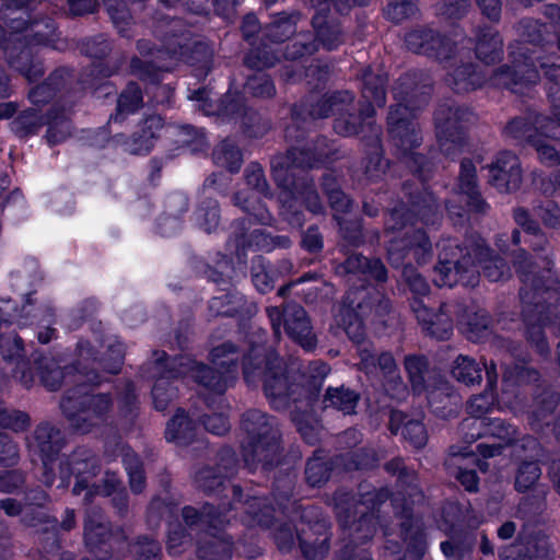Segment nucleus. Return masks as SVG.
Listing matches in <instances>:
<instances>
[{"mask_svg":"<svg viewBox=\"0 0 560 560\" xmlns=\"http://www.w3.org/2000/svg\"><path fill=\"white\" fill-rule=\"evenodd\" d=\"M514 220L521 230L500 234L495 244L502 253H510L522 282L521 301L528 341L540 354L549 353L545 329H560V273L551 269L548 240L527 211L517 209Z\"/></svg>","mask_w":560,"mask_h":560,"instance_id":"1","label":"nucleus"},{"mask_svg":"<svg viewBox=\"0 0 560 560\" xmlns=\"http://www.w3.org/2000/svg\"><path fill=\"white\" fill-rule=\"evenodd\" d=\"M80 360H92L95 364L103 366L108 373L115 374L120 370L124 360V346L117 340L108 341L107 352L96 362L94 348L90 341H81L78 345ZM36 369L43 385L49 390L58 389L61 384H72L74 388L72 394H68L61 401L63 413L73 421V424L85 431L88 428L84 422L92 421L105 413L110 399L106 395H91L85 387V382L90 384L98 383L94 369L89 371L88 366L72 368L63 372L59 364L51 357H42L36 360Z\"/></svg>","mask_w":560,"mask_h":560,"instance_id":"2","label":"nucleus"},{"mask_svg":"<svg viewBox=\"0 0 560 560\" xmlns=\"http://www.w3.org/2000/svg\"><path fill=\"white\" fill-rule=\"evenodd\" d=\"M389 310V302L376 289L371 291L351 289L347 292L339 313L336 315L338 326H341L347 336L358 345V354L361 359L360 369L368 374H374L382 382L385 392L400 399L406 386L399 375L395 360L390 353L375 357L371 345L364 342V328L362 318L374 313L382 316Z\"/></svg>","mask_w":560,"mask_h":560,"instance_id":"3","label":"nucleus"},{"mask_svg":"<svg viewBox=\"0 0 560 560\" xmlns=\"http://www.w3.org/2000/svg\"><path fill=\"white\" fill-rule=\"evenodd\" d=\"M211 362L217 368H223L224 372L214 373L201 363L191 358L183 355L174 359L171 363L165 352L156 351L153 361L149 363V373L155 377L152 388L154 407L164 410L167 404L176 396V389L170 386L171 378L190 375L194 381L206 389L222 394L233 382V368L237 358L236 348L231 342H224L212 349Z\"/></svg>","mask_w":560,"mask_h":560,"instance_id":"4","label":"nucleus"},{"mask_svg":"<svg viewBox=\"0 0 560 560\" xmlns=\"http://www.w3.org/2000/svg\"><path fill=\"white\" fill-rule=\"evenodd\" d=\"M436 247L439 262L434 268L433 281L438 287L451 288L458 282L466 287L477 285L479 271L470 261L471 255L478 258L485 276L490 281L505 280L511 276V270L502 258L492 256L480 237L469 240L464 249L453 238L442 240Z\"/></svg>","mask_w":560,"mask_h":560,"instance_id":"5","label":"nucleus"},{"mask_svg":"<svg viewBox=\"0 0 560 560\" xmlns=\"http://www.w3.org/2000/svg\"><path fill=\"white\" fill-rule=\"evenodd\" d=\"M386 77L384 74H374L371 70H366L363 74V97L369 105L363 107L360 117L349 115L346 117L347 106L353 101V95L348 91L337 92L334 95L320 101L311 112L315 118H324L329 115L338 114L334 128L337 133L342 136H353L363 132L364 127L371 129L372 133L377 138L378 129L373 126L374 108L372 103L377 106L385 104L384 85Z\"/></svg>","mask_w":560,"mask_h":560,"instance_id":"6","label":"nucleus"},{"mask_svg":"<svg viewBox=\"0 0 560 560\" xmlns=\"http://www.w3.org/2000/svg\"><path fill=\"white\" fill-rule=\"evenodd\" d=\"M545 51L547 48L537 44L518 43L516 46H512L513 70L509 67H501L489 79V83L493 86L510 89L514 93H522L524 88L535 84L539 80L537 68L534 65L535 59L539 60L540 68L545 70L549 81L560 85V65L553 60H541Z\"/></svg>","mask_w":560,"mask_h":560,"instance_id":"7","label":"nucleus"},{"mask_svg":"<svg viewBox=\"0 0 560 560\" xmlns=\"http://www.w3.org/2000/svg\"><path fill=\"white\" fill-rule=\"evenodd\" d=\"M394 96L397 104L390 108L388 115L389 132L395 145L397 147V155L401 163L406 164L413 173L423 171V158L413 152L421 143L420 131L417 125L410 119L411 113L425 105L429 100V91L422 92L419 102L413 100L415 93L409 96L402 95L399 88H395Z\"/></svg>","mask_w":560,"mask_h":560,"instance_id":"8","label":"nucleus"},{"mask_svg":"<svg viewBox=\"0 0 560 560\" xmlns=\"http://www.w3.org/2000/svg\"><path fill=\"white\" fill-rule=\"evenodd\" d=\"M405 212L402 209H394L386 219V232L406 229L404 237H393L389 240L387 248L388 260L394 267H399L407 252H412L418 264H423L431 255V244L421 230H413L399 223Z\"/></svg>","mask_w":560,"mask_h":560,"instance_id":"9","label":"nucleus"},{"mask_svg":"<svg viewBox=\"0 0 560 560\" xmlns=\"http://www.w3.org/2000/svg\"><path fill=\"white\" fill-rule=\"evenodd\" d=\"M40 278L37 275H26L24 271H18L11 275L10 285L15 292L16 298L0 296V322L25 327L33 324L30 315L34 311L30 295L31 288L38 282Z\"/></svg>","mask_w":560,"mask_h":560,"instance_id":"10","label":"nucleus"},{"mask_svg":"<svg viewBox=\"0 0 560 560\" xmlns=\"http://www.w3.org/2000/svg\"><path fill=\"white\" fill-rule=\"evenodd\" d=\"M267 314L277 336L280 334L283 322L284 331L293 341L306 351L315 349L317 339L310 317L302 306L287 304L283 310L272 306L267 308Z\"/></svg>","mask_w":560,"mask_h":560,"instance_id":"11","label":"nucleus"},{"mask_svg":"<svg viewBox=\"0 0 560 560\" xmlns=\"http://www.w3.org/2000/svg\"><path fill=\"white\" fill-rule=\"evenodd\" d=\"M435 125L441 150L452 155L462 147L460 130L465 122L474 120V114L465 108L442 105L435 113Z\"/></svg>","mask_w":560,"mask_h":560,"instance_id":"12","label":"nucleus"},{"mask_svg":"<svg viewBox=\"0 0 560 560\" xmlns=\"http://www.w3.org/2000/svg\"><path fill=\"white\" fill-rule=\"evenodd\" d=\"M466 428H485V438L488 440L478 444L477 450L483 457H492L501 453L503 446L514 441L515 430L513 427L498 418L465 419Z\"/></svg>","mask_w":560,"mask_h":560,"instance_id":"13","label":"nucleus"},{"mask_svg":"<svg viewBox=\"0 0 560 560\" xmlns=\"http://www.w3.org/2000/svg\"><path fill=\"white\" fill-rule=\"evenodd\" d=\"M345 497L346 498L343 499L340 495H338L335 499L336 500V512H337V515H338L341 524L345 526L349 525L350 518L352 517L350 510H351V508H354L355 511L353 514L355 515L357 513H360L361 516L358 520V522H355L353 524L352 530L357 534L362 533L361 535H358V538L368 539V538L372 537L375 533L374 515L364 513V510L362 508L370 503L372 504V508H375L376 502H375L374 498L383 497V492L377 493V494L364 493L362 495L361 502H358L352 497L351 498L348 495H345Z\"/></svg>","mask_w":560,"mask_h":560,"instance_id":"14","label":"nucleus"},{"mask_svg":"<svg viewBox=\"0 0 560 560\" xmlns=\"http://www.w3.org/2000/svg\"><path fill=\"white\" fill-rule=\"evenodd\" d=\"M88 467H93V463L89 458H81L78 454H74L71 459L67 463H60V474H61V485L62 487L68 486V477L70 472L78 474V480L73 487L74 494H81L82 491L88 490L85 494V500H90V498L95 494L102 495H112L118 488L119 481L116 478L115 474L107 475L105 483L103 486H93L89 488L84 478H81L80 475Z\"/></svg>","mask_w":560,"mask_h":560,"instance_id":"15","label":"nucleus"},{"mask_svg":"<svg viewBox=\"0 0 560 560\" xmlns=\"http://www.w3.org/2000/svg\"><path fill=\"white\" fill-rule=\"evenodd\" d=\"M551 545L548 536L541 530L530 532L525 528L521 542L504 549L502 560H550Z\"/></svg>","mask_w":560,"mask_h":560,"instance_id":"16","label":"nucleus"},{"mask_svg":"<svg viewBox=\"0 0 560 560\" xmlns=\"http://www.w3.org/2000/svg\"><path fill=\"white\" fill-rule=\"evenodd\" d=\"M489 183L501 192L520 188L522 170L518 158L511 152L500 153L489 167Z\"/></svg>","mask_w":560,"mask_h":560,"instance_id":"17","label":"nucleus"},{"mask_svg":"<svg viewBox=\"0 0 560 560\" xmlns=\"http://www.w3.org/2000/svg\"><path fill=\"white\" fill-rule=\"evenodd\" d=\"M317 160L310 151L300 150L296 148L291 149L285 156L277 158L272 161V172L275 179L280 186L285 189H291L293 196L307 183L295 184L289 178V173L294 175L292 170L294 167H313L317 164Z\"/></svg>","mask_w":560,"mask_h":560,"instance_id":"18","label":"nucleus"},{"mask_svg":"<svg viewBox=\"0 0 560 560\" xmlns=\"http://www.w3.org/2000/svg\"><path fill=\"white\" fill-rule=\"evenodd\" d=\"M248 419L256 420L260 424L257 441L252 444L253 460L261 462L265 467L270 466L279 451L277 432L268 423L267 417L259 411H250L247 415Z\"/></svg>","mask_w":560,"mask_h":560,"instance_id":"19","label":"nucleus"},{"mask_svg":"<svg viewBox=\"0 0 560 560\" xmlns=\"http://www.w3.org/2000/svg\"><path fill=\"white\" fill-rule=\"evenodd\" d=\"M57 435L58 432L45 423L37 427L33 438L27 442L30 451L40 456L45 468L44 482L46 485L52 483L49 474L52 470L54 455L59 451Z\"/></svg>","mask_w":560,"mask_h":560,"instance_id":"20","label":"nucleus"},{"mask_svg":"<svg viewBox=\"0 0 560 560\" xmlns=\"http://www.w3.org/2000/svg\"><path fill=\"white\" fill-rule=\"evenodd\" d=\"M265 364V393L272 404L279 408L289 396V384L282 372L281 362L273 353L264 354L258 364Z\"/></svg>","mask_w":560,"mask_h":560,"instance_id":"21","label":"nucleus"},{"mask_svg":"<svg viewBox=\"0 0 560 560\" xmlns=\"http://www.w3.org/2000/svg\"><path fill=\"white\" fill-rule=\"evenodd\" d=\"M407 47L418 54L434 56L438 59L451 58L448 39L441 38L432 30H415L406 35Z\"/></svg>","mask_w":560,"mask_h":560,"instance_id":"22","label":"nucleus"},{"mask_svg":"<svg viewBox=\"0 0 560 560\" xmlns=\"http://www.w3.org/2000/svg\"><path fill=\"white\" fill-rule=\"evenodd\" d=\"M411 308L422 328L432 337L446 340L453 332V324L450 316L441 308L440 313L433 314L424 303L415 298Z\"/></svg>","mask_w":560,"mask_h":560,"instance_id":"23","label":"nucleus"},{"mask_svg":"<svg viewBox=\"0 0 560 560\" xmlns=\"http://www.w3.org/2000/svg\"><path fill=\"white\" fill-rule=\"evenodd\" d=\"M199 103V108L206 115L234 114L243 107L244 95L241 91L229 90L224 100L213 98L211 92L206 89L196 90L189 96Z\"/></svg>","mask_w":560,"mask_h":560,"instance_id":"24","label":"nucleus"},{"mask_svg":"<svg viewBox=\"0 0 560 560\" xmlns=\"http://www.w3.org/2000/svg\"><path fill=\"white\" fill-rule=\"evenodd\" d=\"M28 423V417L21 411H8L0 405V427L13 431L23 430ZM18 459L16 445L7 436L0 433V463L9 466Z\"/></svg>","mask_w":560,"mask_h":560,"instance_id":"25","label":"nucleus"},{"mask_svg":"<svg viewBox=\"0 0 560 560\" xmlns=\"http://www.w3.org/2000/svg\"><path fill=\"white\" fill-rule=\"evenodd\" d=\"M389 428L394 434L400 432L402 438L415 447H422L428 441L427 430L420 419H408L400 411H392Z\"/></svg>","mask_w":560,"mask_h":560,"instance_id":"26","label":"nucleus"},{"mask_svg":"<svg viewBox=\"0 0 560 560\" xmlns=\"http://www.w3.org/2000/svg\"><path fill=\"white\" fill-rule=\"evenodd\" d=\"M459 189L469 211H485L487 205L478 192L476 184V167L471 161L464 160L460 164Z\"/></svg>","mask_w":560,"mask_h":560,"instance_id":"27","label":"nucleus"},{"mask_svg":"<svg viewBox=\"0 0 560 560\" xmlns=\"http://www.w3.org/2000/svg\"><path fill=\"white\" fill-rule=\"evenodd\" d=\"M549 88V96L552 103V113L550 116L537 115L534 118L535 135L551 141H560V88L552 93Z\"/></svg>","mask_w":560,"mask_h":560,"instance_id":"28","label":"nucleus"},{"mask_svg":"<svg viewBox=\"0 0 560 560\" xmlns=\"http://www.w3.org/2000/svg\"><path fill=\"white\" fill-rule=\"evenodd\" d=\"M298 537L301 550L308 560H320L328 552V535L324 525H317L312 533L302 529Z\"/></svg>","mask_w":560,"mask_h":560,"instance_id":"29","label":"nucleus"},{"mask_svg":"<svg viewBox=\"0 0 560 560\" xmlns=\"http://www.w3.org/2000/svg\"><path fill=\"white\" fill-rule=\"evenodd\" d=\"M476 55L479 60L490 65L500 60L502 55V38L491 28L482 31L478 37Z\"/></svg>","mask_w":560,"mask_h":560,"instance_id":"30","label":"nucleus"},{"mask_svg":"<svg viewBox=\"0 0 560 560\" xmlns=\"http://www.w3.org/2000/svg\"><path fill=\"white\" fill-rule=\"evenodd\" d=\"M195 434L192 421L183 412L178 411L167 423L165 439L178 445L190 442Z\"/></svg>","mask_w":560,"mask_h":560,"instance_id":"31","label":"nucleus"},{"mask_svg":"<svg viewBox=\"0 0 560 560\" xmlns=\"http://www.w3.org/2000/svg\"><path fill=\"white\" fill-rule=\"evenodd\" d=\"M346 269L350 273H362L377 281H385L386 269L380 259H368L361 255H352L346 260Z\"/></svg>","mask_w":560,"mask_h":560,"instance_id":"32","label":"nucleus"},{"mask_svg":"<svg viewBox=\"0 0 560 560\" xmlns=\"http://www.w3.org/2000/svg\"><path fill=\"white\" fill-rule=\"evenodd\" d=\"M405 368L413 392L417 394L428 392V400L431 404L435 397V389L424 385V372L427 370L425 360L416 355L407 357L405 360Z\"/></svg>","mask_w":560,"mask_h":560,"instance_id":"33","label":"nucleus"},{"mask_svg":"<svg viewBox=\"0 0 560 560\" xmlns=\"http://www.w3.org/2000/svg\"><path fill=\"white\" fill-rule=\"evenodd\" d=\"M213 159L217 165L225 167L231 173L238 172L243 163L242 151L231 139L224 140L217 147Z\"/></svg>","mask_w":560,"mask_h":560,"instance_id":"34","label":"nucleus"},{"mask_svg":"<svg viewBox=\"0 0 560 560\" xmlns=\"http://www.w3.org/2000/svg\"><path fill=\"white\" fill-rule=\"evenodd\" d=\"M85 542L90 548L107 542L112 535L108 525L98 513L89 514L84 526Z\"/></svg>","mask_w":560,"mask_h":560,"instance_id":"35","label":"nucleus"},{"mask_svg":"<svg viewBox=\"0 0 560 560\" xmlns=\"http://www.w3.org/2000/svg\"><path fill=\"white\" fill-rule=\"evenodd\" d=\"M163 128V121L160 116L149 117L144 122V128L142 130V135L135 138L128 144V151L133 154H145L148 153L154 144L155 132L154 130Z\"/></svg>","mask_w":560,"mask_h":560,"instance_id":"36","label":"nucleus"},{"mask_svg":"<svg viewBox=\"0 0 560 560\" xmlns=\"http://www.w3.org/2000/svg\"><path fill=\"white\" fill-rule=\"evenodd\" d=\"M452 375L466 385H472L481 381V368L472 358L458 355L452 366Z\"/></svg>","mask_w":560,"mask_h":560,"instance_id":"37","label":"nucleus"},{"mask_svg":"<svg viewBox=\"0 0 560 560\" xmlns=\"http://www.w3.org/2000/svg\"><path fill=\"white\" fill-rule=\"evenodd\" d=\"M453 84L456 91L465 92L482 86L487 79L481 71H477L472 65H464L454 70Z\"/></svg>","mask_w":560,"mask_h":560,"instance_id":"38","label":"nucleus"},{"mask_svg":"<svg viewBox=\"0 0 560 560\" xmlns=\"http://www.w3.org/2000/svg\"><path fill=\"white\" fill-rule=\"evenodd\" d=\"M122 463L129 476L133 492H141L144 488V475L138 456L129 448L122 447Z\"/></svg>","mask_w":560,"mask_h":560,"instance_id":"39","label":"nucleus"},{"mask_svg":"<svg viewBox=\"0 0 560 560\" xmlns=\"http://www.w3.org/2000/svg\"><path fill=\"white\" fill-rule=\"evenodd\" d=\"M325 401L327 406H331L345 415L354 412L358 402V395L349 389H329L326 395Z\"/></svg>","mask_w":560,"mask_h":560,"instance_id":"40","label":"nucleus"},{"mask_svg":"<svg viewBox=\"0 0 560 560\" xmlns=\"http://www.w3.org/2000/svg\"><path fill=\"white\" fill-rule=\"evenodd\" d=\"M142 102L141 91L137 84H129L126 90L121 93L118 105L117 113L112 119L114 121L120 120L124 115L131 114L138 109Z\"/></svg>","mask_w":560,"mask_h":560,"instance_id":"41","label":"nucleus"},{"mask_svg":"<svg viewBox=\"0 0 560 560\" xmlns=\"http://www.w3.org/2000/svg\"><path fill=\"white\" fill-rule=\"evenodd\" d=\"M413 215H419L421 221L427 225L434 224L439 221L438 207L433 196L424 192L416 200H412V209L410 210Z\"/></svg>","mask_w":560,"mask_h":560,"instance_id":"42","label":"nucleus"},{"mask_svg":"<svg viewBox=\"0 0 560 560\" xmlns=\"http://www.w3.org/2000/svg\"><path fill=\"white\" fill-rule=\"evenodd\" d=\"M541 469L536 462L523 463L516 472L515 488L518 492L530 490L540 479Z\"/></svg>","mask_w":560,"mask_h":560,"instance_id":"43","label":"nucleus"},{"mask_svg":"<svg viewBox=\"0 0 560 560\" xmlns=\"http://www.w3.org/2000/svg\"><path fill=\"white\" fill-rule=\"evenodd\" d=\"M324 188L328 196L330 206L335 211V218L338 223L341 225V218L339 213H346L350 206V199L336 186V183L332 178H325Z\"/></svg>","mask_w":560,"mask_h":560,"instance_id":"44","label":"nucleus"},{"mask_svg":"<svg viewBox=\"0 0 560 560\" xmlns=\"http://www.w3.org/2000/svg\"><path fill=\"white\" fill-rule=\"evenodd\" d=\"M196 223L200 229L210 233L214 231L219 225V208L217 201L209 200L205 205L200 206L195 212Z\"/></svg>","mask_w":560,"mask_h":560,"instance_id":"45","label":"nucleus"},{"mask_svg":"<svg viewBox=\"0 0 560 560\" xmlns=\"http://www.w3.org/2000/svg\"><path fill=\"white\" fill-rule=\"evenodd\" d=\"M386 470L393 474L398 472L399 474V482L401 486L408 483V497L411 501V503H415L419 501L422 495L418 489V486L413 483L416 480V477L413 474H410L405 470L402 460L399 458L393 459L389 463L386 464Z\"/></svg>","mask_w":560,"mask_h":560,"instance_id":"46","label":"nucleus"},{"mask_svg":"<svg viewBox=\"0 0 560 560\" xmlns=\"http://www.w3.org/2000/svg\"><path fill=\"white\" fill-rule=\"evenodd\" d=\"M179 50L176 47H166L156 50V68L162 71H170L177 61L185 60V54L187 50L186 46H183L179 42H176Z\"/></svg>","mask_w":560,"mask_h":560,"instance_id":"47","label":"nucleus"},{"mask_svg":"<svg viewBox=\"0 0 560 560\" xmlns=\"http://www.w3.org/2000/svg\"><path fill=\"white\" fill-rule=\"evenodd\" d=\"M489 316L485 311H478L466 323L465 334L471 341H480L489 334Z\"/></svg>","mask_w":560,"mask_h":560,"instance_id":"48","label":"nucleus"},{"mask_svg":"<svg viewBox=\"0 0 560 560\" xmlns=\"http://www.w3.org/2000/svg\"><path fill=\"white\" fill-rule=\"evenodd\" d=\"M548 139H544L540 135H529V143L537 151L541 163L553 166L560 163V154L555 147L550 145Z\"/></svg>","mask_w":560,"mask_h":560,"instance_id":"49","label":"nucleus"},{"mask_svg":"<svg viewBox=\"0 0 560 560\" xmlns=\"http://www.w3.org/2000/svg\"><path fill=\"white\" fill-rule=\"evenodd\" d=\"M21 338L13 331L0 335V353L5 361L18 360L23 354Z\"/></svg>","mask_w":560,"mask_h":560,"instance_id":"50","label":"nucleus"},{"mask_svg":"<svg viewBox=\"0 0 560 560\" xmlns=\"http://www.w3.org/2000/svg\"><path fill=\"white\" fill-rule=\"evenodd\" d=\"M305 475L307 482L311 486L316 487L328 479L329 469L326 462L322 457L315 455L308 460Z\"/></svg>","mask_w":560,"mask_h":560,"instance_id":"51","label":"nucleus"},{"mask_svg":"<svg viewBox=\"0 0 560 560\" xmlns=\"http://www.w3.org/2000/svg\"><path fill=\"white\" fill-rule=\"evenodd\" d=\"M32 316L30 315V319L33 320V324L36 320V324L44 328V330L38 331V341L42 343L49 342L54 336L55 330L50 328L52 313L49 308H34L32 312Z\"/></svg>","mask_w":560,"mask_h":560,"instance_id":"52","label":"nucleus"},{"mask_svg":"<svg viewBox=\"0 0 560 560\" xmlns=\"http://www.w3.org/2000/svg\"><path fill=\"white\" fill-rule=\"evenodd\" d=\"M225 250L231 264L242 262L245 255V229L242 225L229 238Z\"/></svg>","mask_w":560,"mask_h":560,"instance_id":"53","label":"nucleus"},{"mask_svg":"<svg viewBox=\"0 0 560 560\" xmlns=\"http://www.w3.org/2000/svg\"><path fill=\"white\" fill-rule=\"evenodd\" d=\"M313 23L316 27L317 38L324 47L330 50L341 43V33L337 26L320 25L319 16H315Z\"/></svg>","mask_w":560,"mask_h":560,"instance_id":"54","label":"nucleus"},{"mask_svg":"<svg viewBox=\"0 0 560 560\" xmlns=\"http://www.w3.org/2000/svg\"><path fill=\"white\" fill-rule=\"evenodd\" d=\"M131 553L135 560H160L161 547L156 541L143 538L132 545Z\"/></svg>","mask_w":560,"mask_h":560,"instance_id":"55","label":"nucleus"},{"mask_svg":"<svg viewBox=\"0 0 560 560\" xmlns=\"http://www.w3.org/2000/svg\"><path fill=\"white\" fill-rule=\"evenodd\" d=\"M417 11L413 0H389L386 15L393 22L399 23L412 16Z\"/></svg>","mask_w":560,"mask_h":560,"instance_id":"56","label":"nucleus"},{"mask_svg":"<svg viewBox=\"0 0 560 560\" xmlns=\"http://www.w3.org/2000/svg\"><path fill=\"white\" fill-rule=\"evenodd\" d=\"M494 405V397L491 392L475 396L468 404V419H487L483 417L488 413Z\"/></svg>","mask_w":560,"mask_h":560,"instance_id":"57","label":"nucleus"},{"mask_svg":"<svg viewBox=\"0 0 560 560\" xmlns=\"http://www.w3.org/2000/svg\"><path fill=\"white\" fill-rule=\"evenodd\" d=\"M183 517L187 526L191 527L194 525H207L214 526L215 516L212 514V509L210 506H203L201 513H199L195 508L186 506L183 510Z\"/></svg>","mask_w":560,"mask_h":560,"instance_id":"58","label":"nucleus"},{"mask_svg":"<svg viewBox=\"0 0 560 560\" xmlns=\"http://www.w3.org/2000/svg\"><path fill=\"white\" fill-rule=\"evenodd\" d=\"M505 135L520 142L529 143V135H535V124L529 125L524 118H515L505 127Z\"/></svg>","mask_w":560,"mask_h":560,"instance_id":"59","label":"nucleus"},{"mask_svg":"<svg viewBox=\"0 0 560 560\" xmlns=\"http://www.w3.org/2000/svg\"><path fill=\"white\" fill-rule=\"evenodd\" d=\"M402 277L415 295L424 296L429 293L428 282L411 266H405Z\"/></svg>","mask_w":560,"mask_h":560,"instance_id":"60","label":"nucleus"},{"mask_svg":"<svg viewBox=\"0 0 560 560\" xmlns=\"http://www.w3.org/2000/svg\"><path fill=\"white\" fill-rule=\"evenodd\" d=\"M294 198L304 202L307 209L313 213H320L323 211L322 202L317 192L314 190L313 184L304 185L298 194L294 195Z\"/></svg>","mask_w":560,"mask_h":560,"instance_id":"61","label":"nucleus"},{"mask_svg":"<svg viewBox=\"0 0 560 560\" xmlns=\"http://www.w3.org/2000/svg\"><path fill=\"white\" fill-rule=\"evenodd\" d=\"M188 542V537L182 528L179 524L170 525V530L167 535V549L171 553H179L182 551V547H184Z\"/></svg>","mask_w":560,"mask_h":560,"instance_id":"62","label":"nucleus"},{"mask_svg":"<svg viewBox=\"0 0 560 560\" xmlns=\"http://www.w3.org/2000/svg\"><path fill=\"white\" fill-rule=\"evenodd\" d=\"M250 89L256 96H271L275 88L264 73H258L254 78H247V90Z\"/></svg>","mask_w":560,"mask_h":560,"instance_id":"63","label":"nucleus"},{"mask_svg":"<svg viewBox=\"0 0 560 560\" xmlns=\"http://www.w3.org/2000/svg\"><path fill=\"white\" fill-rule=\"evenodd\" d=\"M207 431L215 435H222L230 429V422L223 413H214L203 421Z\"/></svg>","mask_w":560,"mask_h":560,"instance_id":"64","label":"nucleus"}]
</instances>
